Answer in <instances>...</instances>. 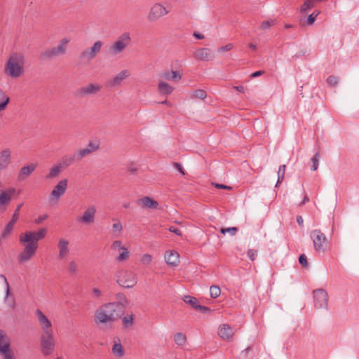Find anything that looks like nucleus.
I'll use <instances>...</instances> for the list:
<instances>
[{
    "instance_id": "nucleus-1",
    "label": "nucleus",
    "mask_w": 359,
    "mask_h": 359,
    "mask_svg": "<svg viewBox=\"0 0 359 359\" xmlns=\"http://www.w3.org/2000/svg\"><path fill=\"white\" fill-rule=\"evenodd\" d=\"M124 310V305L120 302L104 304L96 310L95 320L97 324L112 323L123 315Z\"/></svg>"
},
{
    "instance_id": "nucleus-2",
    "label": "nucleus",
    "mask_w": 359,
    "mask_h": 359,
    "mask_svg": "<svg viewBox=\"0 0 359 359\" xmlns=\"http://www.w3.org/2000/svg\"><path fill=\"white\" fill-rule=\"evenodd\" d=\"M24 56L20 53H13L6 63V72L13 78H18L23 72Z\"/></svg>"
},
{
    "instance_id": "nucleus-3",
    "label": "nucleus",
    "mask_w": 359,
    "mask_h": 359,
    "mask_svg": "<svg viewBox=\"0 0 359 359\" xmlns=\"http://www.w3.org/2000/svg\"><path fill=\"white\" fill-rule=\"evenodd\" d=\"M70 40V38L68 37L62 38L57 46L43 50L40 54V57L43 60H52L54 57L66 54Z\"/></svg>"
},
{
    "instance_id": "nucleus-4",
    "label": "nucleus",
    "mask_w": 359,
    "mask_h": 359,
    "mask_svg": "<svg viewBox=\"0 0 359 359\" xmlns=\"http://www.w3.org/2000/svg\"><path fill=\"white\" fill-rule=\"evenodd\" d=\"M130 42L131 39L129 33L125 32L121 34L110 46L109 52L114 55L120 54L130 45Z\"/></svg>"
},
{
    "instance_id": "nucleus-5",
    "label": "nucleus",
    "mask_w": 359,
    "mask_h": 359,
    "mask_svg": "<svg viewBox=\"0 0 359 359\" xmlns=\"http://www.w3.org/2000/svg\"><path fill=\"white\" fill-rule=\"evenodd\" d=\"M116 282L121 286L126 288L133 287L137 283L136 275L127 270L120 271L117 275Z\"/></svg>"
},
{
    "instance_id": "nucleus-6",
    "label": "nucleus",
    "mask_w": 359,
    "mask_h": 359,
    "mask_svg": "<svg viewBox=\"0 0 359 359\" xmlns=\"http://www.w3.org/2000/svg\"><path fill=\"white\" fill-rule=\"evenodd\" d=\"M0 355L3 359H14L11 350V339L3 330H0Z\"/></svg>"
},
{
    "instance_id": "nucleus-7",
    "label": "nucleus",
    "mask_w": 359,
    "mask_h": 359,
    "mask_svg": "<svg viewBox=\"0 0 359 359\" xmlns=\"http://www.w3.org/2000/svg\"><path fill=\"white\" fill-rule=\"evenodd\" d=\"M170 12V7L169 5H167L166 6L159 4L156 3L154 4L149 13H148V20L150 22H154L158 20L159 18L166 15Z\"/></svg>"
},
{
    "instance_id": "nucleus-8",
    "label": "nucleus",
    "mask_w": 359,
    "mask_h": 359,
    "mask_svg": "<svg viewBox=\"0 0 359 359\" xmlns=\"http://www.w3.org/2000/svg\"><path fill=\"white\" fill-rule=\"evenodd\" d=\"M46 232L47 230L45 228H42L38 231H26L20 235L19 240L21 243H33L38 244V241L46 236Z\"/></svg>"
},
{
    "instance_id": "nucleus-9",
    "label": "nucleus",
    "mask_w": 359,
    "mask_h": 359,
    "mask_svg": "<svg viewBox=\"0 0 359 359\" xmlns=\"http://www.w3.org/2000/svg\"><path fill=\"white\" fill-rule=\"evenodd\" d=\"M103 46V42L97 41L90 48L83 50L79 55V59L83 62H89L99 53Z\"/></svg>"
},
{
    "instance_id": "nucleus-10",
    "label": "nucleus",
    "mask_w": 359,
    "mask_h": 359,
    "mask_svg": "<svg viewBox=\"0 0 359 359\" xmlns=\"http://www.w3.org/2000/svg\"><path fill=\"white\" fill-rule=\"evenodd\" d=\"M310 237L313 241L315 250L325 252L326 250L327 238L320 230L315 229L311 232Z\"/></svg>"
},
{
    "instance_id": "nucleus-11",
    "label": "nucleus",
    "mask_w": 359,
    "mask_h": 359,
    "mask_svg": "<svg viewBox=\"0 0 359 359\" xmlns=\"http://www.w3.org/2000/svg\"><path fill=\"white\" fill-rule=\"evenodd\" d=\"M102 90V86L97 83H90L79 88L76 91V95L79 97L94 96Z\"/></svg>"
},
{
    "instance_id": "nucleus-12",
    "label": "nucleus",
    "mask_w": 359,
    "mask_h": 359,
    "mask_svg": "<svg viewBox=\"0 0 359 359\" xmlns=\"http://www.w3.org/2000/svg\"><path fill=\"white\" fill-rule=\"evenodd\" d=\"M41 344L42 352L44 355H48L52 353L55 347L53 332H43L41 338Z\"/></svg>"
},
{
    "instance_id": "nucleus-13",
    "label": "nucleus",
    "mask_w": 359,
    "mask_h": 359,
    "mask_svg": "<svg viewBox=\"0 0 359 359\" xmlns=\"http://www.w3.org/2000/svg\"><path fill=\"white\" fill-rule=\"evenodd\" d=\"M68 186V180H60L53 188L49 196V201L52 203L58 202L60 198L65 193Z\"/></svg>"
},
{
    "instance_id": "nucleus-14",
    "label": "nucleus",
    "mask_w": 359,
    "mask_h": 359,
    "mask_svg": "<svg viewBox=\"0 0 359 359\" xmlns=\"http://www.w3.org/2000/svg\"><path fill=\"white\" fill-rule=\"evenodd\" d=\"M313 303L316 309H327L328 305V294L324 289L313 290Z\"/></svg>"
},
{
    "instance_id": "nucleus-15",
    "label": "nucleus",
    "mask_w": 359,
    "mask_h": 359,
    "mask_svg": "<svg viewBox=\"0 0 359 359\" xmlns=\"http://www.w3.org/2000/svg\"><path fill=\"white\" fill-rule=\"evenodd\" d=\"M23 251L19 254L18 260L20 262H25L34 256L38 248V244L26 243Z\"/></svg>"
},
{
    "instance_id": "nucleus-16",
    "label": "nucleus",
    "mask_w": 359,
    "mask_h": 359,
    "mask_svg": "<svg viewBox=\"0 0 359 359\" xmlns=\"http://www.w3.org/2000/svg\"><path fill=\"white\" fill-rule=\"evenodd\" d=\"M22 203L19 204L17 206V208L12 216L11 220L6 226L5 229H4L3 232L1 233V235L0 236V238H5L11 233V231L13 229L14 224H15L16 221L19 218V211H20V208H22Z\"/></svg>"
},
{
    "instance_id": "nucleus-17",
    "label": "nucleus",
    "mask_w": 359,
    "mask_h": 359,
    "mask_svg": "<svg viewBox=\"0 0 359 359\" xmlns=\"http://www.w3.org/2000/svg\"><path fill=\"white\" fill-rule=\"evenodd\" d=\"M69 242L64 238L59 239L57 243L58 255L57 258L60 260L65 259L69 254Z\"/></svg>"
},
{
    "instance_id": "nucleus-18",
    "label": "nucleus",
    "mask_w": 359,
    "mask_h": 359,
    "mask_svg": "<svg viewBox=\"0 0 359 359\" xmlns=\"http://www.w3.org/2000/svg\"><path fill=\"white\" fill-rule=\"evenodd\" d=\"M194 56L198 61H210L215 57L212 50L208 48H201L196 50Z\"/></svg>"
},
{
    "instance_id": "nucleus-19",
    "label": "nucleus",
    "mask_w": 359,
    "mask_h": 359,
    "mask_svg": "<svg viewBox=\"0 0 359 359\" xmlns=\"http://www.w3.org/2000/svg\"><path fill=\"white\" fill-rule=\"evenodd\" d=\"M96 214V208L94 205L89 206L83 212L78 221L82 224H89L94 222Z\"/></svg>"
},
{
    "instance_id": "nucleus-20",
    "label": "nucleus",
    "mask_w": 359,
    "mask_h": 359,
    "mask_svg": "<svg viewBox=\"0 0 359 359\" xmlns=\"http://www.w3.org/2000/svg\"><path fill=\"white\" fill-rule=\"evenodd\" d=\"M130 76V72L127 69L121 71L113 79L107 81L106 86L109 88H114L119 86L121 82Z\"/></svg>"
},
{
    "instance_id": "nucleus-21",
    "label": "nucleus",
    "mask_w": 359,
    "mask_h": 359,
    "mask_svg": "<svg viewBox=\"0 0 359 359\" xmlns=\"http://www.w3.org/2000/svg\"><path fill=\"white\" fill-rule=\"evenodd\" d=\"M36 314L38 318L39 323L40 324V326L41 329L43 330V332H53L52 329V323L48 320V318L43 314V313L39 310L37 309L36 311Z\"/></svg>"
},
{
    "instance_id": "nucleus-22",
    "label": "nucleus",
    "mask_w": 359,
    "mask_h": 359,
    "mask_svg": "<svg viewBox=\"0 0 359 359\" xmlns=\"http://www.w3.org/2000/svg\"><path fill=\"white\" fill-rule=\"evenodd\" d=\"M217 334L222 340L227 341L233 339L234 332L229 325L222 324L218 327Z\"/></svg>"
},
{
    "instance_id": "nucleus-23",
    "label": "nucleus",
    "mask_w": 359,
    "mask_h": 359,
    "mask_svg": "<svg viewBox=\"0 0 359 359\" xmlns=\"http://www.w3.org/2000/svg\"><path fill=\"white\" fill-rule=\"evenodd\" d=\"M98 144L90 142L86 148H83L74 153L76 161H80L83 158L96 151L98 149Z\"/></svg>"
},
{
    "instance_id": "nucleus-24",
    "label": "nucleus",
    "mask_w": 359,
    "mask_h": 359,
    "mask_svg": "<svg viewBox=\"0 0 359 359\" xmlns=\"http://www.w3.org/2000/svg\"><path fill=\"white\" fill-rule=\"evenodd\" d=\"M36 168V164L34 163L22 167L18 174V180L20 182L25 180L35 170Z\"/></svg>"
},
{
    "instance_id": "nucleus-25",
    "label": "nucleus",
    "mask_w": 359,
    "mask_h": 359,
    "mask_svg": "<svg viewBox=\"0 0 359 359\" xmlns=\"http://www.w3.org/2000/svg\"><path fill=\"white\" fill-rule=\"evenodd\" d=\"M137 203L142 208L157 209L158 206V203L149 196L138 199Z\"/></svg>"
},
{
    "instance_id": "nucleus-26",
    "label": "nucleus",
    "mask_w": 359,
    "mask_h": 359,
    "mask_svg": "<svg viewBox=\"0 0 359 359\" xmlns=\"http://www.w3.org/2000/svg\"><path fill=\"white\" fill-rule=\"evenodd\" d=\"M159 76L163 80L177 82L181 80L182 75L178 71L165 70L161 72Z\"/></svg>"
},
{
    "instance_id": "nucleus-27",
    "label": "nucleus",
    "mask_w": 359,
    "mask_h": 359,
    "mask_svg": "<svg viewBox=\"0 0 359 359\" xmlns=\"http://www.w3.org/2000/svg\"><path fill=\"white\" fill-rule=\"evenodd\" d=\"M165 260L168 264L175 266L180 262V255L176 251H167Z\"/></svg>"
},
{
    "instance_id": "nucleus-28",
    "label": "nucleus",
    "mask_w": 359,
    "mask_h": 359,
    "mask_svg": "<svg viewBox=\"0 0 359 359\" xmlns=\"http://www.w3.org/2000/svg\"><path fill=\"white\" fill-rule=\"evenodd\" d=\"M0 278H3L4 283H5V285H6V296H5V298H4V302L6 303V304L8 305V306H9L11 309H14L15 308V300L12 297V298H9L8 295H9V293H10V288H9V284H8V282L6 278V276L3 274H1L0 275Z\"/></svg>"
},
{
    "instance_id": "nucleus-29",
    "label": "nucleus",
    "mask_w": 359,
    "mask_h": 359,
    "mask_svg": "<svg viewBox=\"0 0 359 359\" xmlns=\"http://www.w3.org/2000/svg\"><path fill=\"white\" fill-rule=\"evenodd\" d=\"M158 89L159 93L163 95H170L174 90V88L172 86L163 81H159Z\"/></svg>"
},
{
    "instance_id": "nucleus-30",
    "label": "nucleus",
    "mask_w": 359,
    "mask_h": 359,
    "mask_svg": "<svg viewBox=\"0 0 359 359\" xmlns=\"http://www.w3.org/2000/svg\"><path fill=\"white\" fill-rule=\"evenodd\" d=\"M62 170L60 165L55 164L50 168L48 173L46 175V179L52 180L56 178Z\"/></svg>"
},
{
    "instance_id": "nucleus-31",
    "label": "nucleus",
    "mask_w": 359,
    "mask_h": 359,
    "mask_svg": "<svg viewBox=\"0 0 359 359\" xmlns=\"http://www.w3.org/2000/svg\"><path fill=\"white\" fill-rule=\"evenodd\" d=\"M67 271L70 276H75L79 273V264L75 259H72L67 264Z\"/></svg>"
},
{
    "instance_id": "nucleus-32",
    "label": "nucleus",
    "mask_w": 359,
    "mask_h": 359,
    "mask_svg": "<svg viewBox=\"0 0 359 359\" xmlns=\"http://www.w3.org/2000/svg\"><path fill=\"white\" fill-rule=\"evenodd\" d=\"M74 161H76V158L74 156V154L67 156H65L62 158L60 162L57 163L58 165H60L62 166V169L64 170L65 168L69 166L71 164H72Z\"/></svg>"
},
{
    "instance_id": "nucleus-33",
    "label": "nucleus",
    "mask_w": 359,
    "mask_h": 359,
    "mask_svg": "<svg viewBox=\"0 0 359 359\" xmlns=\"http://www.w3.org/2000/svg\"><path fill=\"white\" fill-rule=\"evenodd\" d=\"M11 201V197L9 194L4 190L0 191V207L6 205Z\"/></svg>"
},
{
    "instance_id": "nucleus-34",
    "label": "nucleus",
    "mask_w": 359,
    "mask_h": 359,
    "mask_svg": "<svg viewBox=\"0 0 359 359\" xmlns=\"http://www.w3.org/2000/svg\"><path fill=\"white\" fill-rule=\"evenodd\" d=\"M207 97L206 92L203 89H198L194 92H192L190 95V98L194 99H200L204 100Z\"/></svg>"
},
{
    "instance_id": "nucleus-35",
    "label": "nucleus",
    "mask_w": 359,
    "mask_h": 359,
    "mask_svg": "<svg viewBox=\"0 0 359 359\" xmlns=\"http://www.w3.org/2000/svg\"><path fill=\"white\" fill-rule=\"evenodd\" d=\"M9 102V97L0 90V111L4 110Z\"/></svg>"
},
{
    "instance_id": "nucleus-36",
    "label": "nucleus",
    "mask_w": 359,
    "mask_h": 359,
    "mask_svg": "<svg viewBox=\"0 0 359 359\" xmlns=\"http://www.w3.org/2000/svg\"><path fill=\"white\" fill-rule=\"evenodd\" d=\"M183 301L189 305H191L194 309H197L199 304L198 299L196 297L186 295L183 298Z\"/></svg>"
},
{
    "instance_id": "nucleus-37",
    "label": "nucleus",
    "mask_w": 359,
    "mask_h": 359,
    "mask_svg": "<svg viewBox=\"0 0 359 359\" xmlns=\"http://www.w3.org/2000/svg\"><path fill=\"white\" fill-rule=\"evenodd\" d=\"M174 341L177 345L183 346L186 343L187 338L184 334L177 332L174 335Z\"/></svg>"
},
{
    "instance_id": "nucleus-38",
    "label": "nucleus",
    "mask_w": 359,
    "mask_h": 359,
    "mask_svg": "<svg viewBox=\"0 0 359 359\" xmlns=\"http://www.w3.org/2000/svg\"><path fill=\"white\" fill-rule=\"evenodd\" d=\"M318 0H306L301 7V11L306 13L314 7L315 3Z\"/></svg>"
},
{
    "instance_id": "nucleus-39",
    "label": "nucleus",
    "mask_w": 359,
    "mask_h": 359,
    "mask_svg": "<svg viewBox=\"0 0 359 359\" xmlns=\"http://www.w3.org/2000/svg\"><path fill=\"white\" fill-rule=\"evenodd\" d=\"M123 327L125 328H129L132 327L134 322V316L133 314L126 315L122 318Z\"/></svg>"
},
{
    "instance_id": "nucleus-40",
    "label": "nucleus",
    "mask_w": 359,
    "mask_h": 359,
    "mask_svg": "<svg viewBox=\"0 0 359 359\" xmlns=\"http://www.w3.org/2000/svg\"><path fill=\"white\" fill-rule=\"evenodd\" d=\"M113 353L118 357L121 358L124 355V350L120 343H115L112 348Z\"/></svg>"
},
{
    "instance_id": "nucleus-41",
    "label": "nucleus",
    "mask_w": 359,
    "mask_h": 359,
    "mask_svg": "<svg viewBox=\"0 0 359 359\" xmlns=\"http://www.w3.org/2000/svg\"><path fill=\"white\" fill-rule=\"evenodd\" d=\"M286 165H282L279 167L278 171V180L276 184V187H278L279 184H280L283 180H284V175L285 172Z\"/></svg>"
},
{
    "instance_id": "nucleus-42",
    "label": "nucleus",
    "mask_w": 359,
    "mask_h": 359,
    "mask_svg": "<svg viewBox=\"0 0 359 359\" xmlns=\"http://www.w3.org/2000/svg\"><path fill=\"white\" fill-rule=\"evenodd\" d=\"M122 252L116 257V260L119 262H123L128 259L130 252L126 248H121Z\"/></svg>"
},
{
    "instance_id": "nucleus-43",
    "label": "nucleus",
    "mask_w": 359,
    "mask_h": 359,
    "mask_svg": "<svg viewBox=\"0 0 359 359\" xmlns=\"http://www.w3.org/2000/svg\"><path fill=\"white\" fill-rule=\"evenodd\" d=\"M221 294V289L217 285H212L210 287V294L213 299L217 298Z\"/></svg>"
},
{
    "instance_id": "nucleus-44",
    "label": "nucleus",
    "mask_w": 359,
    "mask_h": 359,
    "mask_svg": "<svg viewBox=\"0 0 359 359\" xmlns=\"http://www.w3.org/2000/svg\"><path fill=\"white\" fill-rule=\"evenodd\" d=\"M237 231H238V228H236V227L222 228L220 229V232L222 234H225L226 233H229L231 236L236 235Z\"/></svg>"
},
{
    "instance_id": "nucleus-45",
    "label": "nucleus",
    "mask_w": 359,
    "mask_h": 359,
    "mask_svg": "<svg viewBox=\"0 0 359 359\" xmlns=\"http://www.w3.org/2000/svg\"><path fill=\"white\" fill-rule=\"evenodd\" d=\"M319 153L317 152L311 158V161L313 162V165L311 167V170L315 171L318 168V161H319Z\"/></svg>"
},
{
    "instance_id": "nucleus-46",
    "label": "nucleus",
    "mask_w": 359,
    "mask_h": 359,
    "mask_svg": "<svg viewBox=\"0 0 359 359\" xmlns=\"http://www.w3.org/2000/svg\"><path fill=\"white\" fill-rule=\"evenodd\" d=\"M318 15H319L318 11H314L311 15H309L307 18V24L309 25H313L314 23V22L316 21V19Z\"/></svg>"
},
{
    "instance_id": "nucleus-47",
    "label": "nucleus",
    "mask_w": 359,
    "mask_h": 359,
    "mask_svg": "<svg viewBox=\"0 0 359 359\" xmlns=\"http://www.w3.org/2000/svg\"><path fill=\"white\" fill-rule=\"evenodd\" d=\"M276 24L275 20H265L261 25V28L262 29H269L271 26Z\"/></svg>"
},
{
    "instance_id": "nucleus-48",
    "label": "nucleus",
    "mask_w": 359,
    "mask_h": 359,
    "mask_svg": "<svg viewBox=\"0 0 359 359\" xmlns=\"http://www.w3.org/2000/svg\"><path fill=\"white\" fill-rule=\"evenodd\" d=\"M327 83L332 86H334L338 83V79L334 76H330L327 79Z\"/></svg>"
},
{
    "instance_id": "nucleus-49",
    "label": "nucleus",
    "mask_w": 359,
    "mask_h": 359,
    "mask_svg": "<svg viewBox=\"0 0 359 359\" xmlns=\"http://www.w3.org/2000/svg\"><path fill=\"white\" fill-rule=\"evenodd\" d=\"M152 257L149 254H144L142 257V262L144 264H149L151 262Z\"/></svg>"
},
{
    "instance_id": "nucleus-50",
    "label": "nucleus",
    "mask_w": 359,
    "mask_h": 359,
    "mask_svg": "<svg viewBox=\"0 0 359 359\" xmlns=\"http://www.w3.org/2000/svg\"><path fill=\"white\" fill-rule=\"evenodd\" d=\"M247 254H248L249 259L252 261H254L255 259V257L257 255V250H254V249H250V250H248Z\"/></svg>"
},
{
    "instance_id": "nucleus-51",
    "label": "nucleus",
    "mask_w": 359,
    "mask_h": 359,
    "mask_svg": "<svg viewBox=\"0 0 359 359\" xmlns=\"http://www.w3.org/2000/svg\"><path fill=\"white\" fill-rule=\"evenodd\" d=\"M299 262L304 266L307 267L308 266V262H307V257L304 254L301 255L299 257Z\"/></svg>"
},
{
    "instance_id": "nucleus-52",
    "label": "nucleus",
    "mask_w": 359,
    "mask_h": 359,
    "mask_svg": "<svg viewBox=\"0 0 359 359\" xmlns=\"http://www.w3.org/2000/svg\"><path fill=\"white\" fill-rule=\"evenodd\" d=\"M112 227L114 232L117 231L118 233H120L123 229V226L121 222L114 223Z\"/></svg>"
},
{
    "instance_id": "nucleus-53",
    "label": "nucleus",
    "mask_w": 359,
    "mask_h": 359,
    "mask_svg": "<svg viewBox=\"0 0 359 359\" xmlns=\"http://www.w3.org/2000/svg\"><path fill=\"white\" fill-rule=\"evenodd\" d=\"M121 248H125V247L121 245V241H115L114 242H113V243L111 245V248L113 250L118 249V250H121Z\"/></svg>"
},
{
    "instance_id": "nucleus-54",
    "label": "nucleus",
    "mask_w": 359,
    "mask_h": 359,
    "mask_svg": "<svg viewBox=\"0 0 359 359\" xmlns=\"http://www.w3.org/2000/svg\"><path fill=\"white\" fill-rule=\"evenodd\" d=\"M252 349V348L251 346H248L246 348H245V350H243L241 353V356L244 358L245 359H248V353L250 351H251Z\"/></svg>"
},
{
    "instance_id": "nucleus-55",
    "label": "nucleus",
    "mask_w": 359,
    "mask_h": 359,
    "mask_svg": "<svg viewBox=\"0 0 359 359\" xmlns=\"http://www.w3.org/2000/svg\"><path fill=\"white\" fill-rule=\"evenodd\" d=\"M233 46L232 43H228L224 46H222L219 48V51L224 52L231 50L233 48Z\"/></svg>"
},
{
    "instance_id": "nucleus-56",
    "label": "nucleus",
    "mask_w": 359,
    "mask_h": 359,
    "mask_svg": "<svg viewBox=\"0 0 359 359\" xmlns=\"http://www.w3.org/2000/svg\"><path fill=\"white\" fill-rule=\"evenodd\" d=\"M101 291L98 288H93L92 290V296L94 298H99L101 296Z\"/></svg>"
},
{
    "instance_id": "nucleus-57",
    "label": "nucleus",
    "mask_w": 359,
    "mask_h": 359,
    "mask_svg": "<svg viewBox=\"0 0 359 359\" xmlns=\"http://www.w3.org/2000/svg\"><path fill=\"white\" fill-rule=\"evenodd\" d=\"M48 215H41L39 216L38 218H36L34 221V222L36 224H41L42 222H43L44 220H46L47 218H48Z\"/></svg>"
},
{
    "instance_id": "nucleus-58",
    "label": "nucleus",
    "mask_w": 359,
    "mask_h": 359,
    "mask_svg": "<svg viewBox=\"0 0 359 359\" xmlns=\"http://www.w3.org/2000/svg\"><path fill=\"white\" fill-rule=\"evenodd\" d=\"M215 187L218 188V189H229V190H231L232 189L231 187H229V186H227V185H225V184H214Z\"/></svg>"
},
{
    "instance_id": "nucleus-59",
    "label": "nucleus",
    "mask_w": 359,
    "mask_h": 359,
    "mask_svg": "<svg viewBox=\"0 0 359 359\" xmlns=\"http://www.w3.org/2000/svg\"><path fill=\"white\" fill-rule=\"evenodd\" d=\"M169 231L172 233H175L176 235H178V236L181 235V231L175 226H170L169 228Z\"/></svg>"
},
{
    "instance_id": "nucleus-60",
    "label": "nucleus",
    "mask_w": 359,
    "mask_h": 359,
    "mask_svg": "<svg viewBox=\"0 0 359 359\" xmlns=\"http://www.w3.org/2000/svg\"><path fill=\"white\" fill-rule=\"evenodd\" d=\"M174 167L180 172L182 175H184V169L182 165L179 163H174Z\"/></svg>"
},
{
    "instance_id": "nucleus-61",
    "label": "nucleus",
    "mask_w": 359,
    "mask_h": 359,
    "mask_svg": "<svg viewBox=\"0 0 359 359\" xmlns=\"http://www.w3.org/2000/svg\"><path fill=\"white\" fill-rule=\"evenodd\" d=\"M196 310L201 311L202 312H207V311H210L209 308H208L205 306H201L200 304H198Z\"/></svg>"
},
{
    "instance_id": "nucleus-62",
    "label": "nucleus",
    "mask_w": 359,
    "mask_h": 359,
    "mask_svg": "<svg viewBox=\"0 0 359 359\" xmlns=\"http://www.w3.org/2000/svg\"><path fill=\"white\" fill-rule=\"evenodd\" d=\"M4 191H6L7 193H8L9 196H11V197L12 196V195L13 194H15L16 192V189L14 187H10Z\"/></svg>"
},
{
    "instance_id": "nucleus-63",
    "label": "nucleus",
    "mask_w": 359,
    "mask_h": 359,
    "mask_svg": "<svg viewBox=\"0 0 359 359\" xmlns=\"http://www.w3.org/2000/svg\"><path fill=\"white\" fill-rule=\"evenodd\" d=\"M264 72L262 71V70L257 71V72H255L252 74L251 77L252 78H255V77L259 76L262 75L264 74Z\"/></svg>"
},
{
    "instance_id": "nucleus-64",
    "label": "nucleus",
    "mask_w": 359,
    "mask_h": 359,
    "mask_svg": "<svg viewBox=\"0 0 359 359\" xmlns=\"http://www.w3.org/2000/svg\"><path fill=\"white\" fill-rule=\"evenodd\" d=\"M194 36L198 39H204V36L201 34V33H198L197 32H194Z\"/></svg>"
}]
</instances>
